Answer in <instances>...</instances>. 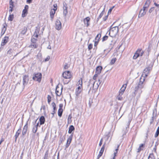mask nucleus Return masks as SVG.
Instances as JSON below:
<instances>
[{
  "label": "nucleus",
  "instance_id": "obj_1",
  "mask_svg": "<svg viewBox=\"0 0 159 159\" xmlns=\"http://www.w3.org/2000/svg\"><path fill=\"white\" fill-rule=\"evenodd\" d=\"M145 80V79L144 78L141 77L140 82L135 87L134 92L135 95L138 94L139 95H140L142 93V89L144 87V84L143 82Z\"/></svg>",
  "mask_w": 159,
  "mask_h": 159
},
{
  "label": "nucleus",
  "instance_id": "obj_2",
  "mask_svg": "<svg viewBox=\"0 0 159 159\" xmlns=\"http://www.w3.org/2000/svg\"><path fill=\"white\" fill-rule=\"evenodd\" d=\"M151 2L150 0H147L145 4L143 6V9H141L138 15V17L140 18L144 16L147 11L148 8V7Z\"/></svg>",
  "mask_w": 159,
  "mask_h": 159
},
{
  "label": "nucleus",
  "instance_id": "obj_3",
  "mask_svg": "<svg viewBox=\"0 0 159 159\" xmlns=\"http://www.w3.org/2000/svg\"><path fill=\"white\" fill-rule=\"evenodd\" d=\"M119 30L118 26H115L111 27L109 30V34L111 37H115L118 33Z\"/></svg>",
  "mask_w": 159,
  "mask_h": 159
},
{
  "label": "nucleus",
  "instance_id": "obj_4",
  "mask_svg": "<svg viewBox=\"0 0 159 159\" xmlns=\"http://www.w3.org/2000/svg\"><path fill=\"white\" fill-rule=\"evenodd\" d=\"M42 74L40 73H38L34 74V76L33 77V79L36 81L40 83L41 80Z\"/></svg>",
  "mask_w": 159,
  "mask_h": 159
},
{
  "label": "nucleus",
  "instance_id": "obj_5",
  "mask_svg": "<svg viewBox=\"0 0 159 159\" xmlns=\"http://www.w3.org/2000/svg\"><path fill=\"white\" fill-rule=\"evenodd\" d=\"M151 67H148L145 68L143 70V73L141 77L145 79V77H147L149 73V71L151 70Z\"/></svg>",
  "mask_w": 159,
  "mask_h": 159
},
{
  "label": "nucleus",
  "instance_id": "obj_6",
  "mask_svg": "<svg viewBox=\"0 0 159 159\" xmlns=\"http://www.w3.org/2000/svg\"><path fill=\"white\" fill-rule=\"evenodd\" d=\"M63 77L66 79H70L71 77L70 73L69 71H65L62 75Z\"/></svg>",
  "mask_w": 159,
  "mask_h": 159
},
{
  "label": "nucleus",
  "instance_id": "obj_7",
  "mask_svg": "<svg viewBox=\"0 0 159 159\" xmlns=\"http://www.w3.org/2000/svg\"><path fill=\"white\" fill-rule=\"evenodd\" d=\"M29 8V6L27 5H25V6L24 9L23 10L22 14V17H24L26 16L28 13V10Z\"/></svg>",
  "mask_w": 159,
  "mask_h": 159
},
{
  "label": "nucleus",
  "instance_id": "obj_8",
  "mask_svg": "<svg viewBox=\"0 0 159 159\" xmlns=\"http://www.w3.org/2000/svg\"><path fill=\"white\" fill-rule=\"evenodd\" d=\"M63 15L64 16L66 17V15L68 13V11H67V5L66 3L65 2H63Z\"/></svg>",
  "mask_w": 159,
  "mask_h": 159
},
{
  "label": "nucleus",
  "instance_id": "obj_9",
  "mask_svg": "<svg viewBox=\"0 0 159 159\" xmlns=\"http://www.w3.org/2000/svg\"><path fill=\"white\" fill-rule=\"evenodd\" d=\"M61 28V25L59 20H57L55 23V28L57 30H60Z\"/></svg>",
  "mask_w": 159,
  "mask_h": 159
},
{
  "label": "nucleus",
  "instance_id": "obj_10",
  "mask_svg": "<svg viewBox=\"0 0 159 159\" xmlns=\"http://www.w3.org/2000/svg\"><path fill=\"white\" fill-rule=\"evenodd\" d=\"M9 40V37L7 36L5 37L2 39L1 43V45L2 46H3L5 45L8 42Z\"/></svg>",
  "mask_w": 159,
  "mask_h": 159
},
{
  "label": "nucleus",
  "instance_id": "obj_11",
  "mask_svg": "<svg viewBox=\"0 0 159 159\" xmlns=\"http://www.w3.org/2000/svg\"><path fill=\"white\" fill-rule=\"evenodd\" d=\"M29 78L28 75H24L23 77V83L24 87L26 85L28 82Z\"/></svg>",
  "mask_w": 159,
  "mask_h": 159
},
{
  "label": "nucleus",
  "instance_id": "obj_12",
  "mask_svg": "<svg viewBox=\"0 0 159 159\" xmlns=\"http://www.w3.org/2000/svg\"><path fill=\"white\" fill-rule=\"evenodd\" d=\"M62 88H60L58 87H57L56 89V94L57 96H60L62 92Z\"/></svg>",
  "mask_w": 159,
  "mask_h": 159
},
{
  "label": "nucleus",
  "instance_id": "obj_13",
  "mask_svg": "<svg viewBox=\"0 0 159 159\" xmlns=\"http://www.w3.org/2000/svg\"><path fill=\"white\" fill-rule=\"evenodd\" d=\"M73 137V135L71 134L69 136L68 138L67 139L66 143V148H67L69 146Z\"/></svg>",
  "mask_w": 159,
  "mask_h": 159
},
{
  "label": "nucleus",
  "instance_id": "obj_14",
  "mask_svg": "<svg viewBox=\"0 0 159 159\" xmlns=\"http://www.w3.org/2000/svg\"><path fill=\"white\" fill-rule=\"evenodd\" d=\"M63 105L62 104H60L59 105V109L58 111V115L59 116L61 117L62 116L63 109L62 107H63Z\"/></svg>",
  "mask_w": 159,
  "mask_h": 159
},
{
  "label": "nucleus",
  "instance_id": "obj_15",
  "mask_svg": "<svg viewBox=\"0 0 159 159\" xmlns=\"http://www.w3.org/2000/svg\"><path fill=\"white\" fill-rule=\"evenodd\" d=\"M78 87L76 90H82V79L79 80L78 82Z\"/></svg>",
  "mask_w": 159,
  "mask_h": 159
},
{
  "label": "nucleus",
  "instance_id": "obj_16",
  "mask_svg": "<svg viewBox=\"0 0 159 159\" xmlns=\"http://www.w3.org/2000/svg\"><path fill=\"white\" fill-rule=\"evenodd\" d=\"M140 51L141 49H139L136 51L133 57V59H136L139 57V53L140 52Z\"/></svg>",
  "mask_w": 159,
  "mask_h": 159
},
{
  "label": "nucleus",
  "instance_id": "obj_17",
  "mask_svg": "<svg viewBox=\"0 0 159 159\" xmlns=\"http://www.w3.org/2000/svg\"><path fill=\"white\" fill-rule=\"evenodd\" d=\"M90 20V18L89 17H87L84 19V23L86 27H88L89 25Z\"/></svg>",
  "mask_w": 159,
  "mask_h": 159
},
{
  "label": "nucleus",
  "instance_id": "obj_18",
  "mask_svg": "<svg viewBox=\"0 0 159 159\" xmlns=\"http://www.w3.org/2000/svg\"><path fill=\"white\" fill-rule=\"evenodd\" d=\"M28 129V123H27L24 126L22 132V135L24 136L25 135L27 132Z\"/></svg>",
  "mask_w": 159,
  "mask_h": 159
},
{
  "label": "nucleus",
  "instance_id": "obj_19",
  "mask_svg": "<svg viewBox=\"0 0 159 159\" xmlns=\"http://www.w3.org/2000/svg\"><path fill=\"white\" fill-rule=\"evenodd\" d=\"M157 112V110L156 109H155L153 110V116L152 117V119L151 120V121H150V123L152 124V122L153 121V120L154 119V118L157 115V113H155V112Z\"/></svg>",
  "mask_w": 159,
  "mask_h": 159
},
{
  "label": "nucleus",
  "instance_id": "obj_20",
  "mask_svg": "<svg viewBox=\"0 0 159 159\" xmlns=\"http://www.w3.org/2000/svg\"><path fill=\"white\" fill-rule=\"evenodd\" d=\"M102 67L101 66H98L96 69V73L99 74L102 71Z\"/></svg>",
  "mask_w": 159,
  "mask_h": 159
},
{
  "label": "nucleus",
  "instance_id": "obj_21",
  "mask_svg": "<svg viewBox=\"0 0 159 159\" xmlns=\"http://www.w3.org/2000/svg\"><path fill=\"white\" fill-rule=\"evenodd\" d=\"M21 131V127H20L17 131L15 135V141H16L17 138L18 137Z\"/></svg>",
  "mask_w": 159,
  "mask_h": 159
},
{
  "label": "nucleus",
  "instance_id": "obj_22",
  "mask_svg": "<svg viewBox=\"0 0 159 159\" xmlns=\"http://www.w3.org/2000/svg\"><path fill=\"white\" fill-rule=\"evenodd\" d=\"M125 85L126 86L125 87H124V85H123L122 87H121V88L120 90L119 91V93L120 94V95H122V94H123L125 89L126 84Z\"/></svg>",
  "mask_w": 159,
  "mask_h": 159
},
{
  "label": "nucleus",
  "instance_id": "obj_23",
  "mask_svg": "<svg viewBox=\"0 0 159 159\" xmlns=\"http://www.w3.org/2000/svg\"><path fill=\"white\" fill-rule=\"evenodd\" d=\"M40 125H42L44 124L45 121V119L43 116H41L39 119Z\"/></svg>",
  "mask_w": 159,
  "mask_h": 159
},
{
  "label": "nucleus",
  "instance_id": "obj_24",
  "mask_svg": "<svg viewBox=\"0 0 159 159\" xmlns=\"http://www.w3.org/2000/svg\"><path fill=\"white\" fill-rule=\"evenodd\" d=\"M56 11L54 10L51 9V11L50 12V17L51 18V20H52L53 18L54 15Z\"/></svg>",
  "mask_w": 159,
  "mask_h": 159
},
{
  "label": "nucleus",
  "instance_id": "obj_25",
  "mask_svg": "<svg viewBox=\"0 0 159 159\" xmlns=\"http://www.w3.org/2000/svg\"><path fill=\"white\" fill-rule=\"evenodd\" d=\"M113 55L114 56L116 57V58H119V59L120 58L121 55V54L118 52L114 53Z\"/></svg>",
  "mask_w": 159,
  "mask_h": 159
},
{
  "label": "nucleus",
  "instance_id": "obj_26",
  "mask_svg": "<svg viewBox=\"0 0 159 159\" xmlns=\"http://www.w3.org/2000/svg\"><path fill=\"white\" fill-rule=\"evenodd\" d=\"M82 91V90H75V95H76V98H78L81 92Z\"/></svg>",
  "mask_w": 159,
  "mask_h": 159
},
{
  "label": "nucleus",
  "instance_id": "obj_27",
  "mask_svg": "<svg viewBox=\"0 0 159 159\" xmlns=\"http://www.w3.org/2000/svg\"><path fill=\"white\" fill-rule=\"evenodd\" d=\"M7 25L6 24H5L3 25V27L2 29V34H3L6 31L7 28H6Z\"/></svg>",
  "mask_w": 159,
  "mask_h": 159
},
{
  "label": "nucleus",
  "instance_id": "obj_28",
  "mask_svg": "<svg viewBox=\"0 0 159 159\" xmlns=\"http://www.w3.org/2000/svg\"><path fill=\"white\" fill-rule=\"evenodd\" d=\"M119 146L120 145H117V148L116 149L115 151L114 152V156L112 158V159H115V157L116 156V154L117 152V151L118 150V148Z\"/></svg>",
  "mask_w": 159,
  "mask_h": 159
},
{
  "label": "nucleus",
  "instance_id": "obj_29",
  "mask_svg": "<svg viewBox=\"0 0 159 159\" xmlns=\"http://www.w3.org/2000/svg\"><path fill=\"white\" fill-rule=\"evenodd\" d=\"M75 129V128L73 125H70L69 128L68 130V133L71 134L72 132Z\"/></svg>",
  "mask_w": 159,
  "mask_h": 159
},
{
  "label": "nucleus",
  "instance_id": "obj_30",
  "mask_svg": "<svg viewBox=\"0 0 159 159\" xmlns=\"http://www.w3.org/2000/svg\"><path fill=\"white\" fill-rule=\"evenodd\" d=\"M105 5L104 6V8L102 11V12L100 13L99 16H98V18L97 19L98 20L100 19L101 17L103 15L104 11H105Z\"/></svg>",
  "mask_w": 159,
  "mask_h": 159
},
{
  "label": "nucleus",
  "instance_id": "obj_31",
  "mask_svg": "<svg viewBox=\"0 0 159 159\" xmlns=\"http://www.w3.org/2000/svg\"><path fill=\"white\" fill-rule=\"evenodd\" d=\"M144 145V144H140L139 148L138 149V151L137 152H139L141 150H143L142 148H143Z\"/></svg>",
  "mask_w": 159,
  "mask_h": 159
},
{
  "label": "nucleus",
  "instance_id": "obj_32",
  "mask_svg": "<svg viewBox=\"0 0 159 159\" xmlns=\"http://www.w3.org/2000/svg\"><path fill=\"white\" fill-rule=\"evenodd\" d=\"M72 118L71 115L70 114L69 115L68 118V123L70 124L71 123L72 121L71 118Z\"/></svg>",
  "mask_w": 159,
  "mask_h": 159
},
{
  "label": "nucleus",
  "instance_id": "obj_33",
  "mask_svg": "<svg viewBox=\"0 0 159 159\" xmlns=\"http://www.w3.org/2000/svg\"><path fill=\"white\" fill-rule=\"evenodd\" d=\"M116 60V57H115L114 58H113L111 61L110 62V64L111 65H113L114 64Z\"/></svg>",
  "mask_w": 159,
  "mask_h": 159
},
{
  "label": "nucleus",
  "instance_id": "obj_34",
  "mask_svg": "<svg viewBox=\"0 0 159 159\" xmlns=\"http://www.w3.org/2000/svg\"><path fill=\"white\" fill-rule=\"evenodd\" d=\"M27 30V28L25 27H24L21 32V34L23 35L25 34Z\"/></svg>",
  "mask_w": 159,
  "mask_h": 159
},
{
  "label": "nucleus",
  "instance_id": "obj_35",
  "mask_svg": "<svg viewBox=\"0 0 159 159\" xmlns=\"http://www.w3.org/2000/svg\"><path fill=\"white\" fill-rule=\"evenodd\" d=\"M39 33V31L36 30L35 32L34 33L33 36V37H34V38L35 37L36 38H37L38 37V34Z\"/></svg>",
  "mask_w": 159,
  "mask_h": 159
},
{
  "label": "nucleus",
  "instance_id": "obj_36",
  "mask_svg": "<svg viewBox=\"0 0 159 159\" xmlns=\"http://www.w3.org/2000/svg\"><path fill=\"white\" fill-rule=\"evenodd\" d=\"M14 18V15L13 14H10L8 18L9 20L12 21Z\"/></svg>",
  "mask_w": 159,
  "mask_h": 159
},
{
  "label": "nucleus",
  "instance_id": "obj_37",
  "mask_svg": "<svg viewBox=\"0 0 159 159\" xmlns=\"http://www.w3.org/2000/svg\"><path fill=\"white\" fill-rule=\"evenodd\" d=\"M37 46V44L35 43H34L30 45L29 47L31 48H36Z\"/></svg>",
  "mask_w": 159,
  "mask_h": 159
},
{
  "label": "nucleus",
  "instance_id": "obj_38",
  "mask_svg": "<svg viewBox=\"0 0 159 159\" xmlns=\"http://www.w3.org/2000/svg\"><path fill=\"white\" fill-rule=\"evenodd\" d=\"M91 83L92 84V85L93 86V89H94V86L95 83V82H93L92 80H90L89 81V84L88 85V87L90 86Z\"/></svg>",
  "mask_w": 159,
  "mask_h": 159
},
{
  "label": "nucleus",
  "instance_id": "obj_39",
  "mask_svg": "<svg viewBox=\"0 0 159 159\" xmlns=\"http://www.w3.org/2000/svg\"><path fill=\"white\" fill-rule=\"evenodd\" d=\"M148 159H155L153 154L152 153L150 154L148 157Z\"/></svg>",
  "mask_w": 159,
  "mask_h": 159
},
{
  "label": "nucleus",
  "instance_id": "obj_40",
  "mask_svg": "<svg viewBox=\"0 0 159 159\" xmlns=\"http://www.w3.org/2000/svg\"><path fill=\"white\" fill-rule=\"evenodd\" d=\"M12 0H10L9 2V8H13L14 5L13 4Z\"/></svg>",
  "mask_w": 159,
  "mask_h": 159
},
{
  "label": "nucleus",
  "instance_id": "obj_41",
  "mask_svg": "<svg viewBox=\"0 0 159 159\" xmlns=\"http://www.w3.org/2000/svg\"><path fill=\"white\" fill-rule=\"evenodd\" d=\"M159 134V126L157 128V131H156V133L155 134V137L156 138L158 136Z\"/></svg>",
  "mask_w": 159,
  "mask_h": 159
},
{
  "label": "nucleus",
  "instance_id": "obj_42",
  "mask_svg": "<svg viewBox=\"0 0 159 159\" xmlns=\"http://www.w3.org/2000/svg\"><path fill=\"white\" fill-rule=\"evenodd\" d=\"M101 36V34H97V35L96 36L95 39L96 40L98 41L99 39L100 38Z\"/></svg>",
  "mask_w": 159,
  "mask_h": 159
},
{
  "label": "nucleus",
  "instance_id": "obj_43",
  "mask_svg": "<svg viewBox=\"0 0 159 159\" xmlns=\"http://www.w3.org/2000/svg\"><path fill=\"white\" fill-rule=\"evenodd\" d=\"M37 129L38 128H36V126H34L32 129V132L34 133H35L37 132Z\"/></svg>",
  "mask_w": 159,
  "mask_h": 159
},
{
  "label": "nucleus",
  "instance_id": "obj_44",
  "mask_svg": "<svg viewBox=\"0 0 159 159\" xmlns=\"http://www.w3.org/2000/svg\"><path fill=\"white\" fill-rule=\"evenodd\" d=\"M103 152H102L101 151H100L99 152L98 155L97 156V159H99V158L102 156V153Z\"/></svg>",
  "mask_w": 159,
  "mask_h": 159
},
{
  "label": "nucleus",
  "instance_id": "obj_45",
  "mask_svg": "<svg viewBox=\"0 0 159 159\" xmlns=\"http://www.w3.org/2000/svg\"><path fill=\"white\" fill-rule=\"evenodd\" d=\"M56 107H55V108H53V110L51 113L52 114V117H53L54 116V114L56 112Z\"/></svg>",
  "mask_w": 159,
  "mask_h": 159
},
{
  "label": "nucleus",
  "instance_id": "obj_46",
  "mask_svg": "<svg viewBox=\"0 0 159 159\" xmlns=\"http://www.w3.org/2000/svg\"><path fill=\"white\" fill-rule=\"evenodd\" d=\"M69 67V65L67 63H65L64 66V68L65 69H67Z\"/></svg>",
  "mask_w": 159,
  "mask_h": 159
},
{
  "label": "nucleus",
  "instance_id": "obj_47",
  "mask_svg": "<svg viewBox=\"0 0 159 159\" xmlns=\"http://www.w3.org/2000/svg\"><path fill=\"white\" fill-rule=\"evenodd\" d=\"M36 40L37 39L35 38L32 37L31 39V41L33 43H35Z\"/></svg>",
  "mask_w": 159,
  "mask_h": 159
},
{
  "label": "nucleus",
  "instance_id": "obj_48",
  "mask_svg": "<svg viewBox=\"0 0 159 159\" xmlns=\"http://www.w3.org/2000/svg\"><path fill=\"white\" fill-rule=\"evenodd\" d=\"M122 95H120L119 93V95L117 96V98L119 100H121L122 99V97L121 96Z\"/></svg>",
  "mask_w": 159,
  "mask_h": 159
},
{
  "label": "nucleus",
  "instance_id": "obj_49",
  "mask_svg": "<svg viewBox=\"0 0 159 159\" xmlns=\"http://www.w3.org/2000/svg\"><path fill=\"white\" fill-rule=\"evenodd\" d=\"M48 102L49 104L50 103L51 101V97L49 95H48Z\"/></svg>",
  "mask_w": 159,
  "mask_h": 159
},
{
  "label": "nucleus",
  "instance_id": "obj_50",
  "mask_svg": "<svg viewBox=\"0 0 159 159\" xmlns=\"http://www.w3.org/2000/svg\"><path fill=\"white\" fill-rule=\"evenodd\" d=\"M149 132V129L148 128L147 129V131H146V138L147 139L148 138V133Z\"/></svg>",
  "mask_w": 159,
  "mask_h": 159
},
{
  "label": "nucleus",
  "instance_id": "obj_51",
  "mask_svg": "<svg viewBox=\"0 0 159 159\" xmlns=\"http://www.w3.org/2000/svg\"><path fill=\"white\" fill-rule=\"evenodd\" d=\"M105 144H106V143L105 142L104 143V144H103V146L101 148V150L100 151H101L102 152H103V151H104V148H105Z\"/></svg>",
  "mask_w": 159,
  "mask_h": 159
},
{
  "label": "nucleus",
  "instance_id": "obj_52",
  "mask_svg": "<svg viewBox=\"0 0 159 159\" xmlns=\"http://www.w3.org/2000/svg\"><path fill=\"white\" fill-rule=\"evenodd\" d=\"M53 6L54 7V8L52 9V10H54V11H56L57 8V5L56 4H54L53 5Z\"/></svg>",
  "mask_w": 159,
  "mask_h": 159
},
{
  "label": "nucleus",
  "instance_id": "obj_53",
  "mask_svg": "<svg viewBox=\"0 0 159 159\" xmlns=\"http://www.w3.org/2000/svg\"><path fill=\"white\" fill-rule=\"evenodd\" d=\"M141 49V51H140V52L139 53V56L142 57L144 53V52L141 49Z\"/></svg>",
  "mask_w": 159,
  "mask_h": 159
},
{
  "label": "nucleus",
  "instance_id": "obj_54",
  "mask_svg": "<svg viewBox=\"0 0 159 159\" xmlns=\"http://www.w3.org/2000/svg\"><path fill=\"white\" fill-rule=\"evenodd\" d=\"M93 47V45L92 44H90L88 45V48L89 50H90Z\"/></svg>",
  "mask_w": 159,
  "mask_h": 159
},
{
  "label": "nucleus",
  "instance_id": "obj_55",
  "mask_svg": "<svg viewBox=\"0 0 159 159\" xmlns=\"http://www.w3.org/2000/svg\"><path fill=\"white\" fill-rule=\"evenodd\" d=\"M108 37L106 35V36H104L102 38V41H104L106 40L107 39Z\"/></svg>",
  "mask_w": 159,
  "mask_h": 159
},
{
  "label": "nucleus",
  "instance_id": "obj_56",
  "mask_svg": "<svg viewBox=\"0 0 159 159\" xmlns=\"http://www.w3.org/2000/svg\"><path fill=\"white\" fill-rule=\"evenodd\" d=\"M114 6H113L112 7H111V8H110L108 11V13H111V11L114 8Z\"/></svg>",
  "mask_w": 159,
  "mask_h": 159
},
{
  "label": "nucleus",
  "instance_id": "obj_57",
  "mask_svg": "<svg viewBox=\"0 0 159 159\" xmlns=\"http://www.w3.org/2000/svg\"><path fill=\"white\" fill-rule=\"evenodd\" d=\"M154 10V7H151L149 10V13H151Z\"/></svg>",
  "mask_w": 159,
  "mask_h": 159
},
{
  "label": "nucleus",
  "instance_id": "obj_58",
  "mask_svg": "<svg viewBox=\"0 0 159 159\" xmlns=\"http://www.w3.org/2000/svg\"><path fill=\"white\" fill-rule=\"evenodd\" d=\"M51 104L53 108H55V107H56V105L54 102H52Z\"/></svg>",
  "mask_w": 159,
  "mask_h": 159
},
{
  "label": "nucleus",
  "instance_id": "obj_59",
  "mask_svg": "<svg viewBox=\"0 0 159 159\" xmlns=\"http://www.w3.org/2000/svg\"><path fill=\"white\" fill-rule=\"evenodd\" d=\"M102 141H103V139H101L100 141V143H99V146H101L102 144Z\"/></svg>",
  "mask_w": 159,
  "mask_h": 159
},
{
  "label": "nucleus",
  "instance_id": "obj_60",
  "mask_svg": "<svg viewBox=\"0 0 159 159\" xmlns=\"http://www.w3.org/2000/svg\"><path fill=\"white\" fill-rule=\"evenodd\" d=\"M50 59V57L49 56H48L45 59V61H48Z\"/></svg>",
  "mask_w": 159,
  "mask_h": 159
},
{
  "label": "nucleus",
  "instance_id": "obj_61",
  "mask_svg": "<svg viewBox=\"0 0 159 159\" xmlns=\"http://www.w3.org/2000/svg\"><path fill=\"white\" fill-rule=\"evenodd\" d=\"M98 74H97L96 73L94 75L93 79V80H95L96 79V77L98 76Z\"/></svg>",
  "mask_w": 159,
  "mask_h": 159
},
{
  "label": "nucleus",
  "instance_id": "obj_62",
  "mask_svg": "<svg viewBox=\"0 0 159 159\" xmlns=\"http://www.w3.org/2000/svg\"><path fill=\"white\" fill-rule=\"evenodd\" d=\"M13 8H10V9H9V11L10 14H11V12L13 11Z\"/></svg>",
  "mask_w": 159,
  "mask_h": 159
},
{
  "label": "nucleus",
  "instance_id": "obj_63",
  "mask_svg": "<svg viewBox=\"0 0 159 159\" xmlns=\"http://www.w3.org/2000/svg\"><path fill=\"white\" fill-rule=\"evenodd\" d=\"M154 4L155 6L159 8V4H157L155 2L154 3Z\"/></svg>",
  "mask_w": 159,
  "mask_h": 159
},
{
  "label": "nucleus",
  "instance_id": "obj_64",
  "mask_svg": "<svg viewBox=\"0 0 159 159\" xmlns=\"http://www.w3.org/2000/svg\"><path fill=\"white\" fill-rule=\"evenodd\" d=\"M32 0H27L26 2L27 3H30L32 2Z\"/></svg>",
  "mask_w": 159,
  "mask_h": 159
}]
</instances>
